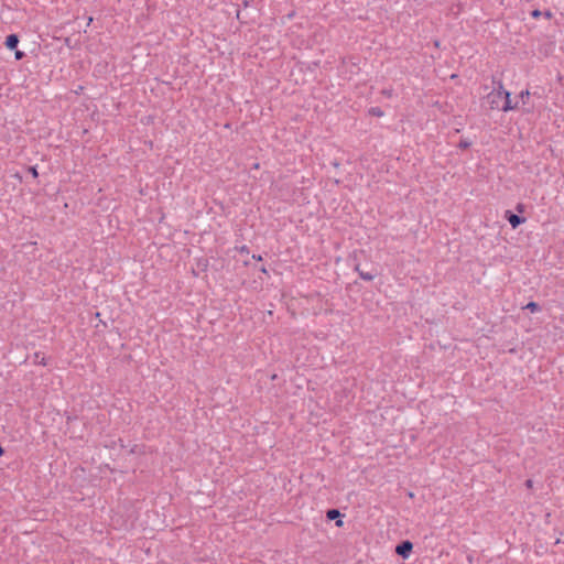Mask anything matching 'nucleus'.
I'll return each instance as SVG.
<instances>
[{
    "mask_svg": "<svg viewBox=\"0 0 564 564\" xmlns=\"http://www.w3.org/2000/svg\"><path fill=\"white\" fill-rule=\"evenodd\" d=\"M412 549L413 544L410 541H403L397 545L395 552L398 555L402 556L403 558H406L409 557Z\"/></svg>",
    "mask_w": 564,
    "mask_h": 564,
    "instance_id": "2",
    "label": "nucleus"
},
{
    "mask_svg": "<svg viewBox=\"0 0 564 564\" xmlns=\"http://www.w3.org/2000/svg\"><path fill=\"white\" fill-rule=\"evenodd\" d=\"M252 258H253V259H256V260H258V261H261V260H262V257H261V256H256V254H253V256H252Z\"/></svg>",
    "mask_w": 564,
    "mask_h": 564,
    "instance_id": "17",
    "label": "nucleus"
},
{
    "mask_svg": "<svg viewBox=\"0 0 564 564\" xmlns=\"http://www.w3.org/2000/svg\"><path fill=\"white\" fill-rule=\"evenodd\" d=\"M530 96V91L529 90H522L520 94H519V97L520 99L524 102V99L529 98Z\"/></svg>",
    "mask_w": 564,
    "mask_h": 564,
    "instance_id": "13",
    "label": "nucleus"
},
{
    "mask_svg": "<svg viewBox=\"0 0 564 564\" xmlns=\"http://www.w3.org/2000/svg\"><path fill=\"white\" fill-rule=\"evenodd\" d=\"M506 218L508 219L509 224L511 225V227L513 229H516L517 227H519L521 224H523L525 221L524 217L516 215L509 210L506 213Z\"/></svg>",
    "mask_w": 564,
    "mask_h": 564,
    "instance_id": "3",
    "label": "nucleus"
},
{
    "mask_svg": "<svg viewBox=\"0 0 564 564\" xmlns=\"http://www.w3.org/2000/svg\"><path fill=\"white\" fill-rule=\"evenodd\" d=\"M14 55L18 61L24 57V53L22 51H15Z\"/></svg>",
    "mask_w": 564,
    "mask_h": 564,
    "instance_id": "14",
    "label": "nucleus"
},
{
    "mask_svg": "<svg viewBox=\"0 0 564 564\" xmlns=\"http://www.w3.org/2000/svg\"><path fill=\"white\" fill-rule=\"evenodd\" d=\"M4 453V449L2 448V446L0 445V456L3 455Z\"/></svg>",
    "mask_w": 564,
    "mask_h": 564,
    "instance_id": "19",
    "label": "nucleus"
},
{
    "mask_svg": "<svg viewBox=\"0 0 564 564\" xmlns=\"http://www.w3.org/2000/svg\"><path fill=\"white\" fill-rule=\"evenodd\" d=\"M29 172L31 173V175L36 178L39 176V172H37V169L36 166H29Z\"/></svg>",
    "mask_w": 564,
    "mask_h": 564,
    "instance_id": "12",
    "label": "nucleus"
},
{
    "mask_svg": "<svg viewBox=\"0 0 564 564\" xmlns=\"http://www.w3.org/2000/svg\"><path fill=\"white\" fill-rule=\"evenodd\" d=\"M240 252L248 253L249 252V248L247 246H242L241 249H240Z\"/></svg>",
    "mask_w": 564,
    "mask_h": 564,
    "instance_id": "16",
    "label": "nucleus"
},
{
    "mask_svg": "<svg viewBox=\"0 0 564 564\" xmlns=\"http://www.w3.org/2000/svg\"><path fill=\"white\" fill-rule=\"evenodd\" d=\"M542 14H543V12H541L540 10H533V11L531 12V15H532L533 18H535V19H536V18H539V17H541ZM544 15H545L546 18H550V17H551V12H550V11H545V12H544Z\"/></svg>",
    "mask_w": 564,
    "mask_h": 564,
    "instance_id": "10",
    "label": "nucleus"
},
{
    "mask_svg": "<svg viewBox=\"0 0 564 564\" xmlns=\"http://www.w3.org/2000/svg\"><path fill=\"white\" fill-rule=\"evenodd\" d=\"M340 516V512L337 509H330L327 511V518L329 520H334Z\"/></svg>",
    "mask_w": 564,
    "mask_h": 564,
    "instance_id": "8",
    "label": "nucleus"
},
{
    "mask_svg": "<svg viewBox=\"0 0 564 564\" xmlns=\"http://www.w3.org/2000/svg\"><path fill=\"white\" fill-rule=\"evenodd\" d=\"M7 48L9 50H15L19 44V37L17 34H10L7 36L4 42Z\"/></svg>",
    "mask_w": 564,
    "mask_h": 564,
    "instance_id": "4",
    "label": "nucleus"
},
{
    "mask_svg": "<svg viewBox=\"0 0 564 564\" xmlns=\"http://www.w3.org/2000/svg\"><path fill=\"white\" fill-rule=\"evenodd\" d=\"M470 145H471V141H469L468 139H462L457 147L459 149L465 150V149H468Z\"/></svg>",
    "mask_w": 564,
    "mask_h": 564,
    "instance_id": "9",
    "label": "nucleus"
},
{
    "mask_svg": "<svg viewBox=\"0 0 564 564\" xmlns=\"http://www.w3.org/2000/svg\"><path fill=\"white\" fill-rule=\"evenodd\" d=\"M336 524H337V525H341V524H343V521H341V520H339V521H337V522H336Z\"/></svg>",
    "mask_w": 564,
    "mask_h": 564,
    "instance_id": "20",
    "label": "nucleus"
},
{
    "mask_svg": "<svg viewBox=\"0 0 564 564\" xmlns=\"http://www.w3.org/2000/svg\"><path fill=\"white\" fill-rule=\"evenodd\" d=\"M381 94L387 98H391L393 96V89L392 88L382 89Z\"/></svg>",
    "mask_w": 564,
    "mask_h": 564,
    "instance_id": "11",
    "label": "nucleus"
},
{
    "mask_svg": "<svg viewBox=\"0 0 564 564\" xmlns=\"http://www.w3.org/2000/svg\"><path fill=\"white\" fill-rule=\"evenodd\" d=\"M37 362L41 364V365H46L44 357H42V359H40Z\"/></svg>",
    "mask_w": 564,
    "mask_h": 564,
    "instance_id": "18",
    "label": "nucleus"
},
{
    "mask_svg": "<svg viewBox=\"0 0 564 564\" xmlns=\"http://www.w3.org/2000/svg\"><path fill=\"white\" fill-rule=\"evenodd\" d=\"M356 271L358 272L360 279H362L365 281H372L376 276L372 273L360 271L358 267L356 268Z\"/></svg>",
    "mask_w": 564,
    "mask_h": 564,
    "instance_id": "5",
    "label": "nucleus"
},
{
    "mask_svg": "<svg viewBox=\"0 0 564 564\" xmlns=\"http://www.w3.org/2000/svg\"><path fill=\"white\" fill-rule=\"evenodd\" d=\"M486 102L491 110L508 112L517 108V104L511 102V94L506 90L502 80L492 76V90L487 94Z\"/></svg>",
    "mask_w": 564,
    "mask_h": 564,
    "instance_id": "1",
    "label": "nucleus"
},
{
    "mask_svg": "<svg viewBox=\"0 0 564 564\" xmlns=\"http://www.w3.org/2000/svg\"><path fill=\"white\" fill-rule=\"evenodd\" d=\"M369 113H370L371 116H375V117H378V118H380V117H382V116L384 115V112L382 111V109H381V108H379V107H371V108L369 109Z\"/></svg>",
    "mask_w": 564,
    "mask_h": 564,
    "instance_id": "7",
    "label": "nucleus"
},
{
    "mask_svg": "<svg viewBox=\"0 0 564 564\" xmlns=\"http://www.w3.org/2000/svg\"><path fill=\"white\" fill-rule=\"evenodd\" d=\"M525 486H527L528 488H532V486H533V480L528 479V480L525 481Z\"/></svg>",
    "mask_w": 564,
    "mask_h": 564,
    "instance_id": "15",
    "label": "nucleus"
},
{
    "mask_svg": "<svg viewBox=\"0 0 564 564\" xmlns=\"http://www.w3.org/2000/svg\"><path fill=\"white\" fill-rule=\"evenodd\" d=\"M523 308L529 310L531 313L541 311V307L536 302H529Z\"/></svg>",
    "mask_w": 564,
    "mask_h": 564,
    "instance_id": "6",
    "label": "nucleus"
}]
</instances>
